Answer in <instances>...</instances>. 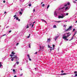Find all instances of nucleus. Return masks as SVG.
<instances>
[{"instance_id":"obj_12","label":"nucleus","mask_w":77,"mask_h":77,"mask_svg":"<svg viewBox=\"0 0 77 77\" xmlns=\"http://www.w3.org/2000/svg\"><path fill=\"white\" fill-rule=\"evenodd\" d=\"M53 27L54 28H56L57 27L56 26V25H54L53 26Z\"/></svg>"},{"instance_id":"obj_43","label":"nucleus","mask_w":77,"mask_h":77,"mask_svg":"<svg viewBox=\"0 0 77 77\" xmlns=\"http://www.w3.org/2000/svg\"><path fill=\"white\" fill-rule=\"evenodd\" d=\"M61 21H57V23H60Z\"/></svg>"},{"instance_id":"obj_18","label":"nucleus","mask_w":77,"mask_h":77,"mask_svg":"<svg viewBox=\"0 0 77 77\" xmlns=\"http://www.w3.org/2000/svg\"><path fill=\"white\" fill-rule=\"evenodd\" d=\"M39 46H40V50H39V51H40V50H41V45H39Z\"/></svg>"},{"instance_id":"obj_7","label":"nucleus","mask_w":77,"mask_h":77,"mask_svg":"<svg viewBox=\"0 0 77 77\" xmlns=\"http://www.w3.org/2000/svg\"><path fill=\"white\" fill-rule=\"evenodd\" d=\"M50 38H48L47 39V42H49V41H51Z\"/></svg>"},{"instance_id":"obj_1","label":"nucleus","mask_w":77,"mask_h":77,"mask_svg":"<svg viewBox=\"0 0 77 77\" xmlns=\"http://www.w3.org/2000/svg\"><path fill=\"white\" fill-rule=\"evenodd\" d=\"M72 28V26H70L69 27V28L67 29L65 31V32H68V31H69V30H71V29Z\"/></svg>"},{"instance_id":"obj_36","label":"nucleus","mask_w":77,"mask_h":77,"mask_svg":"<svg viewBox=\"0 0 77 77\" xmlns=\"http://www.w3.org/2000/svg\"><path fill=\"white\" fill-rule=\"evenodd\" d=\"M52 46L53 47H55V45H53Z\"/></svg>"},{"instance_id":"obj_31","label":"nucleus","mask_w":77,"mask_h":77,"mask_svg":"<svg viewBox=\"0 0 77 77\" xmlns=\"http://www.w3.org/2000/svg\"><path fill=\"white\" fill-rule=\"evenodd\" d=\"M48 47H49V48H52L49 45H48Z\"/></svg>"},{"instance_id":"obj_44","label":"nucleus","mask_w":77,"mask_h":77,"mask_svg":"<svg viewBox=\"0 0 77 77\" xmlns=\"http://www.w3.org/2000/svg\"><path fill=\"white\" fill-rule=\"evenodd\" d=\"M32 25V23H30L29 24V26H30Z\"/></svg>"},{"instance_id":"obj_6","label":"nucleus","mask_w":77,"mask_h":77,"mask_svg":"<svg viewBox=\"0 0 77 77\" xmlns=\"http://www.w3.org/2000/svg\"><path fill=\"white\" fill-rule=\"evenodd\" d=\"M15 56L14 59H18V57H17V56L16 55V56Z\"/></svg>"},{"instance_id":"obj_32","label":"nucleus","mask_w":77,"mask_h":77,"mask_svg":"<svg viewBox=\"0 0 77 77\" xmlns=\"http://www.w3.org/2000/svg\"><path fill=\"white\" fill-rule=\"evenodd\" d=\"M29 60H30V61H31V60H32L31 59H30V58H29Z\"/></svg>"},{"instance_id":"obj_62","label":"nucleus","mask_w":77,"mask_h":77,"mask_svg":"<svg viewBox=\"0 0 77 77\" xmlns=\"http://www.w3.org/2000/svg\"><path fill=\"white\" fill-rule=\"evenodd\" d=\"M66 40H67V41H68V39H67L66 38Z\"/></svg>"},{"instance_id":"obj_16","label":"nucleus","mask_w":77,"mask_h":77,"mask_svg":"<svg viewBox=\"0 0 77 77\" xmlns=\"http://www.w3.org/2000/svg\"><path fill=\"white\" fill-rule=\"evenodd\" d=\"M50 7V5H48L47 7V9H48V8Z\"/></svg>"},{"instance_id":"obj_24","label":"nucleus","mask_w":77,"mask_h":77,"mask_svg":"<svg viewBox=\"0 0 77 77\" xmlns=\"http://www.w3.org/2000/svg\"><path fill=\"white\" fill-rule=\"evenodd\" d=\"M11 59H15V57H11Z\"/></svg>"},{"instance_id":"obj_42","label":"nucleus","mask_w":77,"mask_h":77,"mask_svg":"<svg viewBox=\"0 0 77 77\" xmlns=\"http://www.w3.org/2000/svg\"><path fill=\"white\" fill-rule=\"evenodd\" d=\"M64 6H65V7L66 6H67V4H66V5H65Z\"/></svg>"},{"instance_id":"obj_17","label":"nucleus","mask_w":77,"mask_h":77,"mask_svg":"<svg viewBox=\"0 0 77 77\" xmlns=\"http://www.w3.org/2000/svg\"><path fill=\"white\" fill-rule=\"evenodd\" d=\"M27 56H28V57H29V58H30V55H29V54L27 55Z\"/></svg>"},{"instance_id":"obj_51","label":"nucleus","mask_w":77,"mask_h":77,"mask_svg":"<svg viewBox=\"0 0 77 77\" xmlns=\"http://www.w3.org/2000/svg\"><path fill=\"white\" fill-rule=\"evenodd\" d=\"M30 38V36H27V38Z\"/></svg>"},{"instance_id":"obj_40","label":"nucleus","mask_w":77,"mask_h":77,"mask_svg":"<svg viewBox=\"0 0 77 77\" xmlns=\"http://www.w3.org/2000/svg\"><path fill=\"white\" fill-rule=\"evenodd\" d=\"M63 72H64V71L63 70L61 71V72H62V73H63Z\"/></svg>"},{"instance_id":"obj_28","label":"nucleus","mask_w":77,"mask_h":77,"mask_svg":"<svg viewBox=\"0 0 77 77\" xmlns=\"http://www.w3.org/2000/svg\"><path fill=\"white\" fill-rule=\"evenodd\" d=\"M29 6H32V4H29Z\"/></svg>"},{"instance_id":"obj_26","label":"nucleus","mask_w":77,"mask_h":77,"mask_svg":"<svg viewBox=\"0 0 77 77\" xmlns=\"http://www.w3.org/2000/svg\"><path fill=\"white\" fill-rule=\"evenodd\" d=\"M23 75V73H22L21 74H20V76H22V75Z\"/></svg>"},{"instance_id":"obj_50","label":"nucleus","mask_w":77,"mask_h":77,"mask_svg":"<svg viewBox=\"0 0 77 77\" xmlns=\"http://www.w3.org/2000/svg\"><path fill=\"white\" fill-rule=\"evenodd\" d=\"M34 26V25H33V24L32 25V27H33Z\"/></svg>"},{"instance_id":"obj_56","label":"nucleus","mask_w":77,"mask_h":77,"mask_svg":"<svg viewBox=\"0 0 77 77\" xmlns=\"http://www.w3.org/2000/svg\"><path fill=\"white\" fill-rule=\"evenodd\" d=\"M75 76H77V73L75 75Z\"/></svg>"},{"instance_id":"obj_58","label":"nucleus","mask_w":77,"mask_h":77,"mask_svg":"<svg viewBox=\"0 0 77 77\" xmlns=\"http://www.w3.org/2000/svg\"><path fill=\"white\" fill-rule=\"evenodd\" d=\"M14 77H17V75H14Z\"/></svg>"},{"instance_id":"obj_61","label":"nucleus","mask_w":77,"mask_h":77,"mask_svg":"<svg viewBox=\"0 0 77 77\" xmlns=\"http://www.w3.org/2000/svg\"><path fill=\"white\" fill-rule=\"evenodd\" d=\"M44 3V2H42V3H41V5H42V3Z\"/></svg>"},{"instance_id":"obj_54","label":"nucleus","mask_w":77,"mask_h":77,"mask_svg":"<svg viewBox=\"0 0 77 77\" xmlns=\"http://www.w3.org/2000/svg\"><path fill=\"white\" fill-rule=\"evenodd\" d=\"M73 36L72 37V39H71V40H72V39H73Z\"/></svg>"},{"instance_id":"obj_27","label":"nucleus","mask_w":77,"mask_h":77,"mask_svg":"<svg viewBox=\"0 0 77 77\" xmlns=\"http://www.w3.org/2000/svg\"><path fill=\"white\" fill-rule=\"evenodd\" d=\"M45 6V4H43L42 5V6L43 7H44V6Z\"/></svg>"},{"instance_id":"obj_63","label":"nucleus","mask_w":77,"mask_h":77,"mask_svg":"<svg viewBox=\"0 0 77 77\" xmlns=\"http://www.w3.org/2000/svg\"><path fill=\"white\" fill-rule=\"evenodd\" d=\"M73 3H76V2H75V1H74L73 2Z\"/></svg>"},{"instance_id":"obj_2","label":"nucleus","mask_w":77,"mask_h":77,"mask_svg":"<svg viewBox=\"0 0 77 77\" xmlns=\"http://www.w3.org/2000/svg\"><path fill=\"white\" fill-rule=\"evenodd\" d=\"M64 17L63 15H62V16H58V18H64Z\"/></svg>"},{"instance_id":"obj_29","label":"nucleus","mask_w":77,"mask_h":77,"mask_svg":"<svg viewBox=\"0 0 77 77\" xmlns=\"http://www.w3.org/2000/svg\"><path fill=\"white\" fill-rule=\"evenodd\" d=\"M3 66V65H2V64H0V68L1 67H2V66Z\"/></svg>"},{"instance_id":"obj_23","label":"nucleus","mask_w":77,"mask_h":77,"mask_svg":"<svg viewBox=\"0 0 77 77\" xmlns=\"http://www.w3.org/2000/svg\"><path fill=\"white\" fill-rule=\"evenodd\" d=\"M19 18H18V17H16V20H18Z\"/></svg>"},{"instance_id":"obj_13","label":"nucleus","mask_w":77,"mask_h":77,"mask_svg":"<svg viewBox=\"0 0 77 77\" xmlns=\"http://www.w3.org/2000/svg\"><path fill=\"white\" fill-rule=\"evenodd\" d=\"M65 8V7H63L62 8H60L59 9V10H60V9H64V8Z\"/></svg>"},{"instance_id":"obj_38","label":"nucleus","mask_w":77,"mask_h":77,"mask_svg":"<svg viewBox=\"0 0 77 77\" xmlns=\"http://www.w3.org/2000/svg\"><path fill=\"white\" fill-rule=\"evenodd\" d=\"M11 60V61H14V59L13 58H12Z\"/></svg>"},{"instance_id":"obj_48","label":"nucleus","mask_w":77,"mask_h":77,"mask_svg":"<svg viewBox=\"0 0 77 77\" xmlns=\"http://www.w3.org/2000/svg\"><path fill=\"white\" fill-rule=\"evenodd\" d=\"M66 15H68V13H66Z\"/></svg>"},{"instance_id":"obj_20","label":"nucleus","mask_w":77,"mask_h":77,"mask_svg":"<svg viewBox=\"0 0 77 77\" xmlns=\"http://www.w3.org/2000/svg\"><path fill=\"white\" fill-rule=\"evenodd\" d=\"M16 63H17V65H18V64H19V62H18V61L16 62Z\"/></svg>"},{"instance_id":"obj_45","label":"nucleus","mask_w":77,"mask_h":77,"mask_svg":"<svg viewBox=\"0 0 77 77\" xmlns=\"http://www.w3.org/2000/svg\"><path fill=\"white\" fill-rule=\"evenodd\" d=\"M11 32H12L11 30H10L9 31V33H11Z\"/></svg>"},{"instance_id":"obj_3","label":"nucleus","mask_w":77,"mask_h":77,"mask_svg":"<svg viewBox=\"0 0 77 77\" xmlns=\"http://www.w3.org/2000/svg\"><path fill=\"white\" fill-rule=\"evenodd\" d=\"M70 33V32H69L68 33H66V34H67L68 36H70V35H71V33Z\"/></svg>"},{"instance_id":"obj_8","label":"nucleus","mask_w":77,"mask_h":77,"mask_svg":"<svg viewBox=\"0 0 77 77\" xmlns=\"http://www.w3.org/2000/svg\"><path fill=\"white\" fill-rule=\"evenodd\" d=\"M17 15L16 14H15V15H14L13 17H15L14 18V19H15V18H17Z\"/></svg>"},{"instance_id":"obj_9","label":"nucleus","mask_w":77,"mask_h":77,"mask_svg":"<svg viewBox=\"0 0 77 77\" xmlns=\"http://www.w3.org/2000/svg\"><path fill=\"white\" fill-rule=\"evenodd\" d=\"M12 54H13V55H14L15 54V53H14V51H12L11 53Z\"/></svg>"},{"instance_id":"obj_11","label":"nucleus","mask_w":77,"mask_h":77,"mask_svg":"<svg viewBox=\"0 0 77 77\" xmlns=\"http://www.w3.org/2000/svg\"><path fill=\"white\" fill-rule=\"evenodd\" d=\"M57 37H56L54 38L55 41H56L57 40Z\"/></svg>"},{"instance_id":"obj_49","label":"nucleus","mask_w":77,"mask_h":77,"mask_svg":"<svg viewBox=\"0 0 77 77\" xmlns=\"http://www.w3.org/2000/svg\"><path fill=\"white\" fill-rule=\"evenodd\" d=\"M74 30H75V29H73V32H74Z\"/></svg>"},{"instance_id":"obj_22","label":"nucleus","mask_w":77,"mask_h":77,"mask_svg":"<svg viewBox=\"0 0 77 77\" xmlns=\"http://www.w3.org/2000/svg\"><path fill=\"white\" fill-rule=\"evenodd\" d=\"M10 56L12 57L13 56H14V55H12L11 54L10 55Z\"/></svg>"},{"instance_id":"obj_4","label":"nucleus","mask_w":77,"mask_h":77,"mask_svg":"<svg viewBox=\"0 0 77 77\" xmlns=\"http://www.w3.org/2000/svg\"><path fill=\"white\" fill-rule=\"evenodd\" d=\"M77 32H75V33H74V34L73 36V37H74V36H75V35L76 34H77Z\"/></svg>"},{"instance_id":"obj_64","label":"nucleus","mask_w":77,"mask_h":77,"mask_svg":"<svg viewBox=\"0 0 77 77\" xmlns=\"http://www.w3.org/2000/svg\"><path fill=\"white\" fill-rule=\"evenodd\" d=\"M33 23V24H34V23H35V22H34Z\"/></svg>"},{"instance_id":"obj_33","label":"nucleus","mask_w":77,"mask_h":77,"mask_svg":"<svg viewBox=\"0 0 77 77\" xmlns=\"http://www.w3.org/2000/svg\"><path fill=\"white\" fill-rule=\"evenodd\" d=\"M68 9V7H66V8H65V10H66V9Z\"/></svg>"},{"instance_id":"obj_47","label":"nucleus","mask_w":77,"mask_h":77,"mask_svg":"<svg viewBox=\"0 0 77 77\" xmlns=\"http://www.w3.org/2000/svg\"><path fill=\"white\" fill-rule=\"evenodd\" d=\"M33 11L34 12H35V9H34L33 10Z\"/></svg>"},{"instance_id":"obj_21","label":"nucleus","mask_w":77,"mask_h":77,"mask_svg":"<svg viewBox=\"0 0 77 77\" xmlns=\"http://www.w3.org/2000/svg\"><path fill=\"white\" fill-rule=\"evenodd\" d=\"M74 74H77V72L76 71H75V72H74Z\"/></svg>"},{"instance_id":"obj_53","label":"nucleus","mask_w":77,"mask_h":77,"mask_svg":"<svg viewBox=\"0 0 77 77\" xmlns=\"http://www.w3.org/2000/svg\"><path fill=\"white\" fill-rule=\"evenodd\" d=\"M6 36V34H4V35H3L2 36Z\"/></svg>"},{"instance_id":"obj_14","label":"nucleus","mask_w":77,"mask_h":77,"mask_svg":"<svg viewBox=\"0 0 77 77\" xmlns=\"http://www.w3.org/2000/svg\"><path fill=\"white\" fill-rule=\"evenodd\" d=\"M29 24H28L27 25V27H26V28L28 29V28H29Z\"/></svg>"},{"instance_id":"obj_10","label":"nucleus","mask_w":77,"mask_h":77,"mask_svg":"<svg viewBox=\"0 0 77 77\" xmlns=\"http://www.w3.org/2000/svg\"><path fill=\"white\" fill-rule=\"evenodd\" d=\"M63 39H66V37L65 36L63 37Z\"/></svg>"},{"instance_id":"obj_15","label":"nucleus","mask_w":77,"mask_h":77,"mask_svg":"<svg viewBox=\"0 0 77 77\" xmlns=\"http://www.w3.org/2000/svg\"><path fill=\"white\" fill-rule=\"evenodd\" d=\"M41 20H42V21H43L46 23H47V22H46L45 20H43V19H41Z\"/></svg>"},{"instance_id":"obj_57","label":"nucleus","mask_w":77,"mask_h":77,"mask_svg":"<svg viewBox=\"0 0 77 77\" xmlns=\"http://www.w3.org/2000/svg\"><path fill=\"white\" fill-rule=\"evenodd\" d=\"M21 11H23V9H21Z\"/></svg>"},{"instance_id":"obj_34","label":"nucleus","mask_w":77,"mask_h":77,"mask_svg":"<svg viewBox=\"0 0 77 77\" xmlns=\"http://www.w3.org/2000/svg\"><path fill=\"white\" fill-rule=\"evenodd\" d=\"M70 4V3H69V2H68L67 3L68 5H69Z\"/></svg>"},{"instance_id":"obj_46","label":"nucleus","mask_w":77,"mask_h":77,"mask_svg":"<svg viewBox=\"0 0 77 77\" xmlns=\"http://www.w3.org/2000/svg\"><path fill=\"white\" fill-rule=\"evenodd\" d=\"M54 14L56 15H57V14H56V12H55Z\"/></svg>"},{"instance_id":"obj_35","label":"nucleus","mask_w":77,"mask_h":77,"mask_svg":"<svg viewBox=\"0 0 77 77\" xmlns=\"http://www.w3.org/2000/svg\"><path fill=\"white\" fill-rule=\"evenodd\" d=\"M37 53H38V52H36L35 53H34V54H37Z\"/></svg>"},{"instance_id":"obj_55","label":"nucleus","mask_w":77,"mask_h":77,"mask_svg":"<svg viewBox=\"0 0 77 77\" xmlns=\"http://www.w3.org/2000/svg\"><path fill=\"white\" fill-rule=\"evenodd\" d=\"M66 25H64V27H66Z\"/></svg>"},{"instance_id":"obj_25","label":"nucleus","mask_w":77,"mask_h":77,"mask_svg":"<svg viewBox=\"0 0 77 77\" xmlns=\"http://www.w3.org/2000/svg\"><path fill=\"white\" fill-rule=\"evenodd\" d=\"M29 48H30V43L29 44Z\"/></svg>"},{"instance_id":"obj_19","label":"nucleus","mask_w":77,"mask_h":77,"mask_svg":"<svg viewBox=\"0 0 77 77\" xmlns=\"http://www.w3.org/2000/svg\"><path fill=\"white\" fill-rule=\"evenodd\" d=\"M19 14H20V15H22V12H21V11H20L19 12Z\"/></svg>"},{"instance_id":"obj_30","label":"nucleus","mask_w":77,"mask_h":77,"mask_svg":"<svg viewBox=\"0 0 77 77\" xmlns=\"http://www.w3.org/2000/svg\"><path fill=\"white\" fill-rule=\"evenodd\" d=\"M69 36H68V35L65 36L66 38H68Z\"/></svg>"},{"instance_id":"obj_59","label":"nucleus","mask_w":77,"mask_h":77,"mask_svg":"<svg viewBox=\"0 0 77 77\" xmlns=\"http://www.w3.org/2000/svg\"><path fill=\"white\" fill-rule=\"evenodd\" d=\"M50 50L51 51L52 50V49H50Z\"/></svg>"},{"instance_id":"obj_60","label":"nucleus","mask_w":77,"mask_h":77,"mask_svg":"<svg viewBox=\"0 0 77 77\" xmlns=\"http://www.w3.org/2000/svg\"><path fill=\"white\" fill-rule=\"evenodd\" d=\"M18 20L19 21H20V19H18Z\"/></svg>"},{"instance_id":"obj_41","label":"nucleus","mask_w":77,"mask_h":77,"mask_svg":"<svg viewBox=\"0 0 77 77\" xmlns=\"http://www.w3.org/2000/svg\"><path fill=\"white\" fill-rule=\"evenodd\" d=\"M6 2L4 0L3 1V2L4 3H5Z\"/></svg>"},{"instance_id":"obj_5","label":"nucleus","mask_w":77,"mask_h":77,"mask_svg":"<svg viewBox=\"0 0 77 77\" xmlns=\"http://www.w3.org/2000/svg\"><path fill=\"white\" fill-rule=\"evenodd\" d=\"M66 74H68V73H62V74H61V75H66Z\"/></svg>"},{"instance_id":"obj_39","label":"nucleus","mask_w":77,"mask_h":77,"mask_svg":"<svg viewBox=\"0 0 77 77\" xmlns=\"http://www.w3.org/2000/svg\"><path fill=\"white\" fill-rule=\"evenodd\" d=\"M13 72H15V69H14L13 70Z\"/></svg>"},{"instance_id":"obj_52","label":"nucleus","mask_w":77,"mask_h":77,"mask_svg":"<svg viewBox=\"0 0 77 77\" xmlns=\"http://www.w3.org/2000/svg\"><path fill=\"white\" fill-rule=\"evenodd\" d=\"M9 27V26H7L6 27V28H8V27Z\"/></svg>"},{"instance_id":"obj_37","label":"nucleus","mask_w":77,"mask_h":77,"mask_svg":"<svg viewBox=\"0 0 77 77\" xmlns=\"http://www.w3.org/2000/svg\"><path fill=\"white\" fill-rule=\"evenodd\" d=\"M18 44H19V43H17L16 44V46H17L18 45Z\"/></svg>"}]
</instances>
